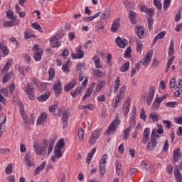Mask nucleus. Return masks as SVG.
<instances>
[{
    "label": "nucleus",
    "instance_id": "obj_35",
    "mask_svg": "<svg viewBox=\"0 0 182 182\" xmlns=\"http://www.w3.org/2000/svg\"><path fill=\"white\" fill-rule=\"evenodd\" d=\"M85 130L82 128H80L78 130V139L80 141H84L85 139Z\"/></svg>",
    "mask_w": 182,
    "mask_h": 182
},
{
    "label": "nucleus",
    "instance_id": "obj_34",
    "mask_svg": "<svg viewBox=\"0 0 182 182\" xmlns=\"http://www.w3.org/2000/svg\"><path fill=\"white\" fill-rule=\"evenodd\" d=\"M94 73L95 77H105V76H106V73H104L100 70H95Z\"/></svg>",
    "mask_w": 182,
    "mask_h": 182
},
{
    "label": "nucleus",
    "instance_id": "obj_39",
    "mask_svg": "<svg viewBox=\"0 0 182 182\" xmlns=\"http://www.w3.org/2000/svg\"><path fill=\"white\" fill-rule=\"evenodd\" d=\"M129 68H130V62L128 61L123 64V65L120 68V70L121 72H127Z\"/></svg>",
    "mask_w": 182,
    "mask_h": 182
},
{
    "label": "nucleus",
    "instance_id": "obj_18",
    "mask_svg": "<svg viewBox=\"0 0 182 182\" xmlns=\"http://www.w3.org/2000/svg\"><path fill=\"white\" fill-rule=\"evenodd\" d=\"M75 86H76V80H73L70 82L66 84L64 86V90L65 92H69L70 90H72V89Z\"/></svg>",
    "mask_w": 182,
    "mask_h": 182
},
{
    "label": "nucleus",
    "instance_id": "obj_51",
    "mask_svg": "<svg viewBox=\"0 0 182 182\" xmlns=\"http://www.w3.org/2000/svg\"><path fill=\"white\" fill-rule=\"evenodd\" d=\"M49 78L48 80H52L55 77V69L50 68L48 71Z\"/></svg>",
    "mask_w": 182,
    "mask_h": 182
},
{
    "label": "nucleus",
    "instance_id": "obj_1",
    "mask_svg": "<svg viewBox=\"0 0 182 182\" xmlns=\"http://www.w3.org/2000/svg\"><path fill=\"white\" fill-rule=\"evenodd\" d=\"M120 123V119H119V114H116L115 120L113 121L109 126L108 127L107 130L105 132V136H109V134H112L113 132L116 131V129L117 127V124Z\"/></svg>",
    "mask_w": 182,
    "mask_h": 182
},
{
    "label": "nucleus",
    "instance_id": "obj_21",
    "mask_svg": "<svg viewBox=\"0 0 182 182\" xmlns=\"http://www.w3.org/2000/svg\"><path fill=\"white\" fill-rule=\"evenodd\" d=\"M173 174L175 176L176 181L182 182V175L181 172H180V170H178V168L174 170Z\"/></svg>",
    "mask_w": 182,
    "mask_h": 182
},
{
    "label": "nucleus",
    "instance_id": "obj_19",
    "mask_svg": "<svg viewBox=\"0 0 182 182\" xmlns=\"http://www.w3.org/2000/svg\"><path fill=\"white\" fill-rule=\"evenodd\" d=\"M46 119H48V114L46 112L41 113L37 119V124H43L46 122Z\"/></svg>",
    "mask_w": 182,
    "mask_h": 182
},
{
    "label": "nucleus",
    "instance_id": "obj_9",
    "mask_svg": "<svg viewBox=\"0 0 182 182\" xmlns=\"http://www.w3.org/2000/svg\"><path fill=\"white\" fill-rule=\"evenodd\" d=\"M136 33L139 39H143L146 36V32H144V27L137 25L135 27Z\"/></svg>",
    "mask_w": 182,
    "mask_h": 182
},
{
    "label": "nucleus",
    "instance_id": "obj_61",
    "mask_svg": "<svg viewBox=\"0 0 182 182\" xmlns=\"http://www.w3.org/2000/svg\"><path fill=\"white\" fill-rule=\"evenodd\" d=\"M61 56H63L64 59H66V58L69 56V51L68 50V48L64 49V50L62 52Z\"/></svg>",
    "mask_w": 182,
    "mask_h": 182
},
{
    "label": "nucleus",
    "instance_id": "obj_63",
    "mask_svg": "<svg viewBox=\"0 0 182 182\" xmlns=\"http://www.w3.org/2000/svg\"><path fill=\"white\" fill-rule=\"evenodd\" d=\"M166 171L168 173V174L171 175V173H173V166L171 165H168L166 167Z\"/></svg>",
    "mask_w": 182,
    "mask_h": 182
},
{
    "label": "nucleus",
    "instance_id": "obj_38",
    "mask_svg": "<svg viewBox=\"0 0 182 182\" xmlns=\"http://www.w3.org/2000/svg\"><path fill=\"white\" fill-rule=\"evenodd\" d=\"M103 86H105V81H99V82L97 84L95 93H99V92L102 90Z\"/></svg>",
    "mask_w": 182,
    "mask_h": 182
},
{
    "label": "nucleus",
    "instance_id": "obj_8",
    "mask_svg": "<svg viewBox=\"0 0 182 182\" xmlns=\"http://www.w3.org/2000/svg\"><path fill=\"white\" fill-rule=\"evenodd\" d=\"M96 85V82H92L87 92L85 93L83 97H82V102H85V100L89 97H90V96L92 95V93L93 92V89H95V85Z\"/></svg>",
    "mask_w": 182,
    "mask_h": 182
},
{
    "label": "nucleus",
    "instance_id": "obj_10",
    "mask_svg": "<svg viewBox=\"0 0 182 182\" xmlns=\"http://www.w3.org/2000/svg\"><path fill=\"white\" fill-rule=\"evenodd\" d=\"M6 123V117L5 115L0 116V137H2L4 132H5Z\"/></svg>",
    "mask_w": 182,
    "mask_h": 182
},
{
    "label": "nucleus",
    "instance_id": "obj_41",
    "mask_svg": "<svg viewBox=\"0 0 182 182\" xmlns=\"http://www.w3.org/2000/svg\"><path fill=\"white\" fill-rule=\"evenodd\" d=\"M65 147V140L64 139H60L57 142L55 149H63Z\"/></svg>",
    "mask_w": 182,
    "mask_h": 182
},
{
    "label": "nucleus",
    "instance_id": "obj_11",
    "mask_svg": "<svg viewBox=\"0 0 182 182\" xmlns=\"http://www.w3.org/2000/svg\"><path fill=\"white\" fill-rule=\"evenodd\" d=\"M75 52L76 53L71 54L73 59H82L83 58L85 53L82 50V46H80Z\"/></svg>",
    "mask_w": 182,
    "mask_h": 182
},
{
    "label": "nucleus",
    "instance_id": "obj_53",
    "mask_svg": "<svg viewBox=\"0 0 182 182\" xmlns=\"http://www.w3.org/2000/svg\"><path fill=\"white\" fill-rule=\"evenodd\" d=\"M147 22H148V28L150 31L153 28V22H154L153 16H150V18L147 19Z\"/></svg>",
    "mask_w": 182,
    "mask_h": 182
},
{
    "label": "nucleus",
    "instance_id": "obj_45",
    "mask_svg": "<svg viewBox=\"0 0 182 182\" xmlns=\"http://www.w3.org/2000/svg\"><path fill=\"white\" fill-rule=\"evenodd\" d=\"M149 118L152 119L153 122H159L160 120V116L157 114L151 113L149 114Z\"/></svg>",
    "mask_w": 182,
    "mask_h": 182
},
{
    "label": "nucleus",
    "instance_id": "obj_17",
    "mask_svg": "<svg viewBox=\"0 0 182 182\" xmlns=\"http://www.w3.org/2000/svg\"><path fill=\"white\" fill-rule=\"evenodd\" d=\"M120 28V18H117L111 26L112 32H117V31Z\"/></svg>",
    "mask_w": 182,
    "mask_h": 182
},
{
    "label": "nucleus",
    "instance_id": "obj_52",
    "mask_svg": "<svg viewBox=\"0 0 182 182\" xmlns=\"http://www.w3.org/2000/svg\"><path fill=\"white\" fill-rule=\"evenodd\" d=\"M54 154L57 157V159H60L62 157V151H60V149L58 148H55Z\"/></svg>",
    "mask_w": 182,
    "mask_h": 182
},
{
    "label": "nucleus",
    "instance_id": "obj_56",
    "mask_svg": "<svg viewBox=\"0 0 182 182\" xmlns=\"http://www.w3.org/2000/svg\"><path fill=\"white\" fill-rule=\"evenodd\" d=\"M166 97H168V94H166L165 95H164L163 97H157L156 99H155V101H156L157 102L159 103H161V102H163V100H164V99H166Z\"/></svg>",
    "mask_w": 182,
    "mask_h": 182
},
{
    "label": "nucleus",
    "instance_id": "obj_31",
    "mask_svg": "<svg viewBox=\"0 0 182 182\" xmlns=\"http://www.w3.org/2000/svg\"><path fill=\"white\" fill-rule=\"evenodd\" d=\"M50 43L53 45V48H59L60 46V43L58 41V38L56 37L51 38Z\"/></svg>",
    "mask_w": 182,
    "mask_h": 182
},
{
    "label": "nucleus",
    "instance_id": "obj_57",
    "mask_svg": "<svg viewBox=\"0 0 182 182\" xmlns=\"http://www.w3.org/2000/svg\"><path fill=\"white\" fill-rule=\"evenodd\" d=\"M6 15L9 19H11L12 21L15 20V17L14 16V11L9 10L6 12Z\"/></svg>",
    "mask_w": 182,
    "mask_h": 182
},
{
    "label": "nucleus",
    "instance_id": "obj_58",
    "mask_svg": "<svg viewBox=\"0 0 182 182\" xmlns=\"http://www.w3.org/2000/svg\"><path fill=\"white\" fill-rule=\"evenodd\" d=\"M157 127L158 129H156V133H158V134H163V133H164L163 126L161 124H158Z\"/></svg>",
    "mask_w": 182,
    "mask_h": 182
},
{
    "label": "nucleus",
    "instance_id": "obj_55",
    "mask_svg": "<svg viewBox=\"0 0 182 182\" xmlns=\"http://www.w3.org/2000/svg\"><path fill=\"white\" fill-rule=\"evenodd\" d=\"M170 4H171V0H164V11H167V8H168V6H170Z\"/></svg>",
    "mask_w": 182,
    "mask_h": 182
},
{
    "label": "nucleus",
    "instance_id": "obj_13",
    "mask_svg": "<svg viewBox=\"0 0 182 182\" xmlns=\"http://www.w3.org/2000/svg\"><path fill=\"white\" fill-rule=\"evenodd\" d=\"M173 164L177 163L181 158V149L180 148H176L173 150Z\"/></svg>",
    "mask_w": 182,
    "mask_h": 182
},
{
    "label": "nucleus",
    "instance_id": "obj_43",
    "mask_svg": "<svg viewBox=\"0 0 182 182\" xmlns=\"http://www.w3.org/2000/svg\"><path fill=\"white\" fill-rule=\"evenodd\" d=\"M132 56V47H128L124 52V58L130 59Z\"/></svg>",
    "mask_w": 182,
    "mask_h": 182
},
{
    "label": "nucleus",
    "instance_id": "obj_36",
    "mask_svg": "<svg viewBox=\"0 0 182 182\" xmlns=\"http://www.w3.org/2000/svg\"><path fill=\"white\" fill-rule=\"evenodd\" d=\"M120 87V77H117L116 80L114 81V92L116 93L119 90Z\"/></svg>",
    "mask_w": 182,
    "mask_h": 182
},
{
    "label": "nucleus",
    "instance_id": "obj_22",
    "mask_svg": "<svg viewBox=\"0 0 182 182\" xmlns=\"http://www.w3.org/2000/svg\"><path fill=\"white\" fill-rule=\"evenodd\" d=\"M0 49L2 50L4 56L9 54V50H8V48H6V46H5V43H4V41H0Z\"/></svg>",
    "mask_w": 182,
    "mask_h": 182
},
{
    "label": "nucleus",
    "instance_id": "obj_24",
    "mask_svg": "<svg viewBox=\"0 0 182 182\" xmlns=\"http://www.w3.org/2000/svg\"><path fill=\"white\" fill-rule=\"evenodd\" d=\"M46 166V162L44 161L41 164V166L36 168V169L33 171V176H38V174H39V173H41V171H42V170L45 168Z\"/></svg>",
    "mask_w": 182,
    "mask_h": 182
},
{
    "label": "nucleus",
    "instance_id": "obj_7",
    "mask_svg": "<svg viewBox=\"0 0 182 182\" xmlns=\"http://www.w3.org/2000/svg\"><path fill=\"white\" fill-rule=\"evenodd\" d=\"M53 90H54L55 95L57 97L62 93V82H60V80H58L56 82L54 83Z\"/></svg>",
    "mask_w": 182,
    "mask_h": 182
},
{
    "label": "nucleus",
    "instance_id": "obj_37",
    "mask_svg": "<svg viewBox=\"0 0 182 182\" xmlns=\"http://www.w3.org/2000/svg\"><path fill=\"white\" fill-rule=\"evenodd\" d=\"M34 151L36 154H41V153H43V149L44 147H41L36 144L33 145Z\"/></svg>",
    "mask_w": 182,
    "mask_h": 182
},
{
    "label": "nucleus",
    "instance_id": "obj_20",
    "mask_svg": "<svg viewBox=\"0 0 182 182\" xmlns=\"http://www.w3.org/2000/svg\"><path fill=\"white\" fill-rule=\"evenodd\" d=\"M116 173L119 177H123V171L122 170V164L117 161L116 162Z\"/></svg>",
    "mask_w": 182,
    "mask_h": 182
},
{
    "label": "nucleus",
    "instance_id": "obj_32",
    "mask_svg": "<svg viewBox=\"0 0 182 182\" xmlns=\"http://www.w3.org/2000/svg\"><path fill=\"white\" fill-rule=\"evenodd\" d=\"M168 55V56H173L174 55V42H173V41H171L170 42Z\"/></svg>",
    "mask_w": 182,
    "mask_h": 182
},
{
    "label": "nucleus",
    "instance_id": "obj_5",
    "mask_svg": "<svg viewBox=\"0 0 182 182\" xmlns=\"http://www.w3.org/2000/svg\"><path fill=\"white\" fill-rule=\"evenodd\" d=\"M152 58H153V50H151L146 53L145 57H144V58L142 59L143 66H146V68H147L150 62H151Z\"/></svg>",
    "mask_w": 182,
    "mask_h": 182
},
{
    "label": "nucleus",
    "instance_id": "obj_50",
    "mask_svg": "<svg viewBox=\"0 0 182 182\" xmlns=\"http://www.w3.org/2000/svg\"><path fill=\"white\" fill-rule=\"evenodd\" d=\"M25 39H31L32 38H35V34L31 33L30 31H26L24 33Z\"/></svg>",
    "mask_w": 182,
    "mask_h": 182
},
{
    "label": "nucleus",
    "instance_id": "obj_47",
    "mask_svg": "<svg viewBox=\"0 0 182 182\" xmlns=\"http://www.w3.org/2000/svg\"><path fill=\"white\" fill-rule=\"evenodd\" d=\"M130 130H131V127H128L127 129L124 130V132H123L124 140V139L127 140V139H129V136H130Z\"/></svg>",
    "mask_w": 182,
    "mask_h": 182
},
{
    "label": "nucleus",
    "instance_id": "obj_28",
    "mask_svg": "<svg viewBox=\"0 0 182 182\" xmlns=\"http://www.w3.org/2000/svg\"><path fill=\"white\" fill-rule=\"evenodd\" d=\"M12 66V60H9L7 63H6L5 66L4 67V69L1 72V73L5 74L6 72L9 70V68Z\"/></svg>",
    "mask_w": 182,
    "mask_h": 182
},
{
    "label": "nucleus",
    "instance_id": "obj_60",
    "mask_svg": "<svg viewBox=\"0 0 182 182\" xmlns=\"http://www.w3.org/2000/svg\"><path fill=\"white\" fill-rule=\"evenodd\" d=\"M97 28L98 31H100V29H105V23L102 21H99L97 24Z\"/></svg>",
    "mask_w": 182,
    "mask_h": 182
},
{
    "label": "nucleus",
    "instance_id": "obj_46",
    "mask_svg": "<svg viewBox=\"0 0 182 182\" xmlns=\"http://www.w3.org/2000/svg\"><path fill=\"white\" fill-rule=\"evenodd\" d=\"M154 6L159 11L161 10L162 5H161V0H154L153 1Z\"/></svg>",
    "mask_w": 182,
    "mask_h": 182
},
{
    "label": "nucleus",
    "instance_id": "obj_48",
    "mask_svg": "<svg viewBox=\"0 0 182 182\" xmlns=\"http://www.w3.org/2000/svg\"><path fill=\"white\" fill-rule=\"evenodd\" d=\"M101 132H102V129H96L92 133L91 136L97 139H99V136H100Z\"/></svg>",
    "mask_w": 182,
    "mask_h": 182
},
{
    "label": "nucleus",
    "instance_id": "obj_23",
    "mask_svg": "<svg viewBox=\"0 0 182 182\" xmlns=\"http://www.w3.org/2000/svg\"><path fill=\"white\" fill-rule=\"evenodd\" d=\"M129 18L131 21V23L136 25V18H137V14L133 11H130L129 14Z\"/></svg>",
    "mask_w": 182,
    "mask_h": 182
},
{
    "label": "nucleus",
    "instance_id": "obj_25",
    "mask_svg": "<svg viewBox=\"0 0 182 182\" xmlns=\"http://www.w3.org/2000/svg\"><path fill=\"white\" fill-rule=\"evenodd\" d=\"M50 97V92H45L44 94L41 95V96H39L38 97V100L39 102H46V100H48V97Z\"/></svg>",
    "mask_w": 182,
    "mask_h": 182
},
{
    "label": "nucleus",
    "instance_id": "obj_12",
    "mask_svg": "<svg viewBox=\"0 0 182 182\" xmlns=\"http://www.w3.org/2000/svg\"><path fill=\"white\" fill-rule=\"evenodd\" d=\"M156 93V87H151L149 89V95L146 100L147 105H151V102H153V99H154V94Z\"/></svg>",
    "mask_w": 182,
    "mask_h": 182
},
{
    "label": "nucleus",
    "instance_id": "obj_29",
    "mask_svg": "<svg viewBox=\"0 0 182 182\" xmlns=\"http://www.w3.org/2000/svg\"><path fill=\"white\" fill-rule=\"evenodd\" d=\"M166 31H161L158 35L155 36L153 41V43H156L158 39H163L166 36Z\"/></svg>",
    "mask_w": 182,
    "mask_h": 182
},
{
    "label": "nucleus",
    "instance_id": "obj_16",
    "mask_svg": "<svg viewBox=\"0 0 182 182\" xmlns=\"http://www.w3.org/2000/svg\"><path fill=\"white\" fill-rule=\"evenodd\" d=\"M130 111V99L128 98L127 101L124 102L122 106V112L124 114H128Z\"/></svg>",
    "mask_w": 182,
    "mask_h": 182
},
{
    "label": "nucleus",
    "instance_id": "obj_62",
    "mask_svg": "<svg viewBox=\"0 0 182 182\" xmlns=\"http://www.w3.org/2000/svg\"><path fill=\"white\" fill-rule=\"evenodd\" d=\"M163 123L166 124V129H171V121L164 120Z\"/></svg>",
    "mask_w": 182,
    "mask_h": 182
},
{
    "label": "nucleus",
    "instance_id": "obj_49",
    "mask_svg": "<svg viewBox=\"0 0 182 182\" xmlns=\"http://www.w3.org/2000/svg\"><path fill=\"white\" fill-rule=\"evenodd\" d=\"M32 28H33V29H37V31H39V32H43L42 27H41V25L38 22L33 23Z\"/></svg>",
    "mask_w": 182,
    "mask_h": 182
},
{
    "label": "nucleus",
    "instance_id": "obj_33",
    "mask_svg": "<svg viewBox=\"0 0 182 182\" xmlns=\"http://www.w3.org/2000/svg\"><path fill=\"white\" fill-rule=\"evenodd\" d=\"M110 16V9L107 8L105 9V12L100 16V19H107Z\"/></svg>",
    "mask_w": 182,
    "mask_h": 182
},
{
    "label": "nucleus",
    "instance_id": "obj_59",
    "mask_svg": "<svg viewBox=\"0 0 182 182\" xmlns=\"http://www.w3.org/2000/svg\"><path fill=\"white\" fill-rule=\"evenodd\" d=\"M58 110V105H53L49 107V112L51 113H55Z\"/></svg>",
    "mask_w": 182,
    "mask_h": 182
},
{
    "label": "nucleus",
    "instance_id": "obj_15",
    "mask_svg": "<svg viewBox=\"0 0 182 182\" xmlns=\"http://www.w3.org/2000/svg\"><path fill=\"white\" fill-rule=\"evenodd\" d=\"M157 146V141L154 138H151L150 142L146 146V151H151L154 150V147Z\"/></svg>",
    "mask_w": 182,
    "mask_h": 182
},
{
    "label": "nucleus",
    "instance_id": "obj_64",
    "mask_svg": "<svg viewBox=\"0 0 182 182\" xmlns=\"http://www.w3.org/2000/svg\"><path fill=\"white\" fill-rule=\"evenodd\" d=\"M175 123H177V124H182V117H175L174 118Z\"/></svg>",
    "mask_w": 182,
    "mask_h": 182
},
{
    "label": "nucleus",
    "instance_id": "obj_54",
    "mask_svg": "<svg viewBox=\"0 0 182 182\" xmlns=\"http://www.w3.org/2000/svg\"><path fill=\"white\" fill-rule=\"evenodd\" d=\"M6 174H11L12 173V164H9L5 168Z\"/></svg>",
    "mask_w": 182,
    "mask_h": 182
},
{
    "label": "nucleus",
    "instance_id": "obj_14",
    "mask_svg": "<svg viewBox=\"0 0 182 182\" xmlns=\"http://www.w3.org/2000/svg\"><path fill=\"white\" fill-rule=\"evenodd\" d=\"M115 42L119 48H124L127 45V40L124 38H122L120 37H117L115 40Z\"/></svg>",
    "mask_w": 182,
    "mask_h": 182
},
{
    "label": "nucleus",
    "instance_id": "obj_4",
    "mask_svg": "<svg viewBox=\"0 0 182 182\" xmlns=\"http://www.w3.org/2000/svg\"><path fill=\"white\" fill-rule=\"evenodd\" d=\"M60 113L63 114L62 122L63 124V129H65L66 126H68V122H69V112L67 111L63 112V109L60 108L58 109V114H60Z\"/></svg>",
    "mask_w": 182,
    "mask_h": 182
},
{
    "label": "nucleus",
    "instance_id": "obj_3",
    "mask_svg": "<svg viewBox=\"0 0 182 182\" xmlns=\"http://www.w3.org/2000/svg\"><path fill=\"white\" fill-rule=\"evenodd\" d=\"M126 92V85H123L120 90L115 100V102L114 104V107L116 109L117 106H119V103L123 100V97H124V93Z\"/></svg>",
    "mask_w": 182,
    "mask_h": 182
},
{
    "label": "nucleus",
    "instance_id": "obj_2",
    "mask_svg": "<svg viewBox=\"0 0 182 182\" xmlns=\"http://www.w3.org/2000/svg\"><path fill=\"white\" fill-rule=\"evenodd\" d=\"M106 160H107V154H104L99 164L100 177L102 178H103V176L106 173Z\"/></svg>",
    "mask_w": 182,
    "mask_h": 182
},
{
    "label": "nucleus",
    "instance_id": "obj_27",
    "mask_svg": "<svg viewBox=\"0 0 182 182\" xmlns=\"http://www.w3.org/2000/svg\"><path fill=\"white\" fill-rule=\"evenodd\" d=\"M43 55V50H39L37 52H34V60H36V62H39V60H41V59H42V55Z\"/></svg>",
    "mask_w": 182,
    "mask_h": 182
},
{
    "label": "nucleus",
    "instance_id": "obj_40",
    "mask_svg": "<svg viewBox=\"0 0 182 182\" xmlns=\"http://www.w3.org/2000/svg\"><path fill=\"white\" fill-rule=\"evenodd\" d=\"M100 15V13H96L94 16H90V17H84L83 21L85 22H90V21H93L95 18H97Z\"/></svg>",
    "mask_w": 182,
    "mask_h": 182
},
{
    "label": "nucleus",
    "instance_id": "obj_42",
    "mask_svg": "<svg viewBox=\"0 0 182 182\" xmlns=\"http://www.w3.org/2000/svg\"><path fill=\"white\" fill-rule=\"evenodd\" d=\"M123 4L127 9H132L133 8V3L130 2L129 0H123Z\"/></svg>",
    "mask_w": 182,
    "mask_h": 182
},
{
    "label": "nucleus",
    "instance_id": "obj_6",
    "mask_svg": "<svg viewBox=\"0 0 182 182\" xmlns=\"http://www.w3.org/2000/svg\"><path fill=\"white\" fill-rule=\"evenodd\" d=\"M139 8L141 12H144L145 14H147L149 16H153L154 15V9H150L144 4H140Z\"/></svg>",
    "mask_w": 182,
    "mask_h": 182
},
{
    "label": "nucleus",
    "instance_id": "obj_26",
    "mask_svg": "<svg viewBox=\"0 0 182 182\" xmlns=\"http://www.w3.org/2000/svg\"><path fill=\"white\" fill-rule=\"evenodd\" d=\"M24 160H25L27 166H28V167H33V162L32 161V158L31 157V154H27L25 156Z\"/></svg>",
    "mask_w": 182,
    "mask_h": 182
},
{
    "label": "nucleus",
    "instance_id": "obj_30",
    "mask_svg": "<svg viewBox=\"0 0 182 182\" xmlns=\"http://www.w3.org/2000/svg\"><path fill=\"white\" fill-rule=\"evenodd\" d=\"M92 60L94 61L97 69H102V65H100V59L97 55H95L92 58Z\"/></svg>",
    "mask_w": 182,
    "mask_h": 182
},
{
    "label": "nucleus",
    "instance_id": "obj_44",
    "mask_svg": "<svg viewBox=\"0 0 182 182\" xmlns=\"http://www.w3.org/2000/svg\"><path fill=\"white\" fill-rule=\"evenodd\" d=\"M11 77H12V73H6L3 77V80H2L3 83H6L8 80L11 79Z\"/></svg>",
    "mask_w": 182,
    "mask_h": 182
}]
</instances>
